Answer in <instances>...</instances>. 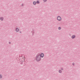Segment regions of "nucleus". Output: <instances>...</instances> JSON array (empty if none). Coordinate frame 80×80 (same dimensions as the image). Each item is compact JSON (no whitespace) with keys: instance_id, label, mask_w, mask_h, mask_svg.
Wrapping results in <instances>:
<instances>
[{"instance_id":"ddd939ff","label":"nucleus","mask_w":80,"mask_h":80,"mask_svg":"<svg viewBox=\"0 0 80 80\" xmlns=\"http://www.w3.org/2000/svg\"><path fill=\"white\" fill-rule=\"evenodd\" d=\"M43 1L44 2H46L47 1V0H43Z\"/></svg>"},{"instance_id":"1a4fd4ad","label":"nucleus","mask_w":80,"mask_h":80,"mask_svg":"<svg viewBox=\"0 0 80 80\" xmlns=\"http://www.w3.org/2000/svg\"><path fill=\"white\" fill-rule=\"evenodd\" d=\"M58 72L60 73H62V71L61 70H59L58 71Z\"/></svg>"},{"instance_id":"39448f33","label":"nucleus","mask_w":80,"mask_h":80,"mask_svg":"<svg viewBox=\"0 0 80 80\" xmlns=\"http://www.w3.org/2000/svg\"><path fill=\"white\" fill-rule=\"evenodd\" d=\"M25 58H22V59H21V62H25Z\"/></svg>"},{"instance_id":"dca6fc26","label":"nucleus","mask_w":80,"mask_h":80,"mask_svg":"<svg viewBox=\"0 0 80 80\" xmlns=\"http://www.w3.org/2000/svg\"><path fill=\"white\" fill-rule=\"evenodd\" d=\"M23 4H22L21 5V6L23 7Z\"/></svg>"},{"instance_id":"aec40b11","label":"nucleus","mask_w":80,"mask_h":80,"mask_svg":"<svg viewBox=\"0 0 80 80\" xmlns=\"http://www.w3.org/2000/svg\"><path fill=\"white\" fill-rule=\"evenodd\" d=\"M22 33V31H20V33Z\"/></svg>"},{"instance_id":"20e7f679","label":"nucleus","mask_w":80,"mask_h":80,"mask_svg":"<svg viewBox=\"0 0 80 80\" xmlns=\"http://www.w3.org/2000/svg\"><path fill=\"white\" fill-rule=\"evenodd\" d=\"M75 37H76L75 35H73L72 36L71 38L72 39H74V38H75Z\"/></svg>"},{"instance_id":"412c9836","label":"nucleus","mask_w":80,"mask_h":80,"mask_svg":"<svg viewBox=\"0 0 80 80\" xmlns=\"http://www.w3.org/2000/svg\"><path fill=\"white\" fill-rule=\"evenodd\" d=\"M32 36H33V35H34V33H32Z\"/></svg>"},{"instance_id":"f257e3e1","label":"nucleus","mask_w":80,"mask_h":80,"mask_svg":"<svg viewBox=\"0 0 80 80\" xmlns=\"http://www.w3.org/2000/svg\"><path fill=\"white\" fill-rule=\"evenodd\" d=\"M36 60L37 62H40L41 60V57H40V54H38L36 57Z\"/></svg>"},{"instance_id":"9b49d317","label":"nucleus","mask_w":80,"mask_h":80,"mask_svg":"<svg viewBox=\"0 0 80 80\" xmlns=\"http://www.w3.org/2000/svg\"><path fill=\"white\" fill-rule=\"evenodd\" d=\"M36 3H38V4H39V3H40V2L39 1H37L36 2Z\"/></svg>"},{"instance_id":"f3484780","label":"nucleus","mask_w":80,"mask_h":80,"mask_svg":"<svg viewBox=\"0 0 80 80\" xmlns=\"http://www.w3.org/2000/svg\"><path fill=\"white\" fill-rule=\"evenodd\" d=\"M72 65H74V63H72Z\"/></svg>"},{"instance_id":"0eeeda50","label":"nucleus","mask_w":80,"mask_h":80,"mask_svg":"<svg viewBox=\"0 0 80 80\" xmlns=\"http://www.w3.org/2000/svg\"><path fill=\"white\" fill-rule=\"evenodd\" d=\"M31 33H35V30L34 29H32V31H31Z\"/></svg>"},{"instance_id":"f03ea898","label":"nucleus","mask_w":80,"mask_h":80,"mask_svg":"<svg viewBox=\"0 0 80 80\" xmlns=\"http://www.w3.org/2000/svg\"><path fill=\"white\" fill-rule=\"evenodd\" d=\"M57 19L58 20V21H61V20H62V18H61V17L60 16H58L57 17Z\"/></svg>"},{"instance_id":"423d86ee","label":"nucleus","mask_w":80,"mask_h":80,"mask_svg":"<svg viewBox=\"0 0 80 80\" xmlns=\"http://www.w3.org/2000/svg\"><path fill=\"white\" fill-rule=\"evenodd\" d=\"M15 30H16V32H18V31H19V29H18V28H16Z\"/></svg>"},{"instance_id":"6e6552de","label":"nucleus","mask_w":80,"mask_h":80,"mask_svg":"<svg viewBox=\"0 0 80 80\" xmlns=\"http://www.w3.org/2000/svg\"><path fill=\"white\" fill-rule=\"evenodd\" d=\"M0 20L1 21H3V17H1L0 18Z\"/></svg>"},{"instance_id":"a211bd4d","label":"nucleus","mask_w":80,"mask_h":80,"mask_svg":"<svg viewBox=\"0 0 80 80\" xmlns=\"http://www.w3.org/2000/svg\"><path fill=\"white\" fill-rule=\"evenodd\" d=\"M9 44H11V42H9Z\"/></svg>"},{"instance_id":"2eb2a0df","label":"nucleus","mask_w":80,"mask_h":80,"mask_svg":"<svg viewBox=\"0 0 80 80\" xmlns=\"http://www.w3.org/2000/svg\"><path fill=\"white\" fill-rule=\"evenodd\" d=\"M61 70H63V68H62L61 69Z\"/></svg>"},{"instance_id":"7ed1b4c3","label":"nucleus","mask_w":80,"mask_h":80,"mask_svg":"<svg viewBox=\"0 0 80 80\" xmlns=\"http://www.w3.org/2000/svg\"><path fill=\"white\" fill-rule=\"evenodd\" d=\"M44 56V54L43 53H42L40 54V57L41 58H43Z\"/></svg>"},{"instance_id":"4468645a","label":"nucleus","mask_w":80,"mask_h":80,"mask_svg":"<svg viewBox=\"0 0 80 80\" xmlns=\"http://www.w3.org/2000/svg\"><path fill=\"white\" fill-rule=\"evenodd\" d=\"M2 78V76L1 74H0V78Z\"/></svg>"},{"instance_id":"4be33fe9","label":"nucleus","mask_w":80,"mask_h":80,"mask_svg":"<svg viewBox=\"0 0 80 80\" xmlns=\"http://www.w3.org/2000/svg\"><path fill=\"white\" fill-rule=\"evenodd\" d=\"M16 80H18L17 79H16Z\"/></svg>"},{"instance_id":"9d476101","label":"nucleus","mask_w":80,"mask_h":80,"mask_svg":"<svg viewBox=\"0 0 80 80\" xmlns=\"http://www.w3.org/2000/svg\"><path fill=\"white\" fill-rule=\"evenodd\" d=\"M33 5H36L37 2L35 1H34L33 2Z\"/></svg>"},{"instance_id":"f8f14e48","label":"nucleus","mask_w":80,"mask_h":80,"mask_svg":"<svg viewBox=\"0 0 80 80\" xmlns=\"http://www.w3.org/2000/svg\"><path fill=\"white\" fill-rule=\"evenodd\" d=\"M61 28H62L61 27H59L58 28V30H61Z\"/></svg>"},{"instance_id":"6ab92c4d","label":"nucleus","mask_w":80,"mask_h":80,"mask_svg":"<svg viewBox=\"0 0 80 80\" xmlns=\"http://www.w3.org/2000/svg\"><path fill=\"white\" fill-rule=\"evenodd\" d=\"M21 65H23V63H20Z\"/></svg>"}]
</instances>
